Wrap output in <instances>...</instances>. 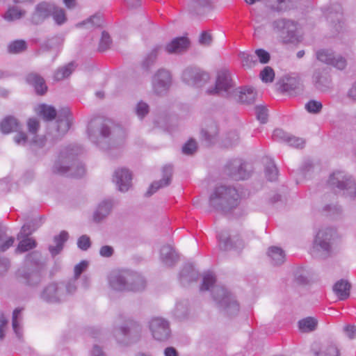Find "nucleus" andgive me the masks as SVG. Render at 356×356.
I'll return each mask as SVG.
<instances>
[{
    "mask_svg": "<svg viewBox=\"0 0 356 356\" xmlns=\"http://www.w3.org/2000/svg\"><path fill=\"white\" fill-rule=\"evenodd\" d=\"M260 78L263 82L271 83L275 78V72L272 67L266 66L260 72Z\"/></svg>",
    "mask_w": 356,
    "mask_h": 356,
    "instance_id": "nucleus-53",
    "label": "nucleus"
},
{
    "mask_svg": "<svg viewBox=\"0 0 356 356\" xmlns=\"http://www.w3.org/2000/svg\"><path fill=\"white\" fill-rule=\"evenodd\" d=\"M163 178L157 181L153 182L148 191L146 193L147 196H150L156 193L159 188L168 186L171 181V177L172 174V166L171 165H166L163 168Z\"/></svg>",
    "mask_w": 356,
    "mask_h": 356,
    "instance_id": "nucleus-22",
    "label": "nucleus"
},
{
    "mask_svg": "<svg viewBox=\"0 0 356 356\" xmlns=\"http://www.w3.org/2000/svg\"><path fill=\"white\" fill-rule=\"evenodd\" d=\"M317 321L313 317H307L298 321V327L302 332H312L316 329Z\"/></svg>",
    "mask_w": 356,
    "mask_h": 356,
    "instance_id": "nucleus-42",
    "label": "nucleus"
},
{
    "mask_svg": "<svg viewBox=\"0 0 356 356\" xmlns=\"http://www.w3.org/2000/svg\"><path fill=\"white\" fill-rule=\"evenodd\" d=\"M113 206V202L111 199L102 200L97 206V209L93 214V220L96 222H99L106 218L111 213Z\"/></svg>",
    "mask_w": 356,
    "mask_h": 356,
    "instance_id": "nucleus-27",
    "label": "nucleus"
},
{
    "mask_svg": "<svg viewBox=\"0 0 356 356\" xmlns=\"http://www.w3.org/2000/svg\"><path fill=\"white\" fill-rule=\"evenodd\" d=\"M36 247V242L34 239L31 238L25 237V238L22 239L19 241L17 248V252H25L29 250H31Z\"/></svg>",
    "mask_w": 356,
    "mask_h": 356,
    "instance_id": "nucleus-45",
    "label": "nucleus"
},
{
    "mask_svg": "<svg viewBox=\"0 0 356 356\" xmlns=\"http://www.w3.org/2000/svg\"><path fill=\"white\" fill-rule=\"evenodd\" d=\"M216 277L212 273H207L203 276L200 291H208L211 287V294L218 307L227 316L236 315L239 312V304L235 297L224 286L214 285Z\"/></svg>",
    "mask_w": 356,
    "mask_h": 356,
    "instance_id": "nucleus-1",
    "label": "nucleus"
},
{
    "mask_svg": "<svg viewBox=\"0 0 356 356\" xmlns=\"http://www.w3.org/2000/svg\"><path fill=\"white\" fill-rule=\"evenodd\" d=\"M111 42L112 40L109 34L105 31H102L99 44V51H104L107 50L110 47Z\"/></svg>",
    "mask_w": 356,
    "mask_h": 356,
    "instance_id": "nucleus-54",
    "label": "nucleus"
},
{
    "mask_svg": "<svg viewBox=\"0 0 356 356\" xmlns=\"http://www.w3.org/2000/svg\"><path fill=\"white\" fill-rule=\"evenodd\" d=\"M38 113L46 121H51L54 120L57 115V112L54 106H48L44 104L39 106Z\"/></svg>",
    "mask_w": 356,
    "mask_h": 356,
    "instance_id": "nucleus-35",
    "label": "nucleus"
},
{
    "mask_svg": "<svg viewBox=\"0 0 356 356\" xmlns=\"http://www.w3.org/2000/svg\"><path fill=\"white\" fill-rule=\"evenodd\" d=\"M312 350L315 356H339L338 348L332 343L323 346L320 351L315 350L312 347Z\"/></svg>",
    "mask_w": 356,
    "mask_h": 356,
    "instance_id": "nucleus-37",
    "label": "nucleus"
},
{
    "mask_svg": "<svg viewBox=\"0 0 356 356\" xmlns=\"http://www.w3.org/2000/svg\"><path fill=\"white\" fill-rule=\"evenodd\" d=\"M23 308H16L13 312V318H12V325L14 332L15 333L17 337L19 339L22 338V329L19 323V318L22 312Z\"/></svg>",
    "mask_w": 356,
    "mask_h": 356,
    "instance_id": "nucleus-40",
    "label": "nucleus"
},
{
    "mask_svg": "<svg viewBox=\"0 0 356 356\" xmlns=\"http://www.w3.org/2000/svg\"><path fill=\"white\" fill-rule=\"evenodd\" d=\"M239 142V135L236 131L227 133L225 138L221 141L222 147L228 148L237 145Z\"/></svg>",
    "mask_w": 356,
    "mask_h": 356,
    "instance_id": "nucleus-44",
    "label": "nucleus"
},
{
    "mask_svg": "<svg viewBox=\"0 0 356 356\" xmlns=\"http://www.w3.org/2000/svg\"><path fill=\"white\" fill-rule=\"evenodd\" d=\"M62 38L59 35H54L48 38L43 44L42 48L49 50L58 47L62 43Z\"/></svg>",
    "mask_w": 356,
    "mask_h": 356,
    "instance_id": "nucleus-51",
    "label": "nucleus"
},
{
    "mask_svg": "<svg viewBox=\"0 0 356 356\" xmlns=\"http://www.w3.org/2000/svg\"><path fill=\"white\" fill-rule=\"evenodd\" d=\"M74 70V64L71 62L67 65L58 69L54 76V79L56 81H60L65 78L68 77Z\"/></svg>",
    "mask_w": 356,
    "mask_h": 356,
    "instance_id": "nucleus-43",
    "label": "nucleus"
},
{
    "mask_svg": "<svg viewBox=\"0 0 356 356\" xmlns=\"http://www.w3.org/2000/svg\"><path fill=\"white\" fill-rule=\"evenodd\" d=\"M268 255L271 259V263L275 266L281 265L285 261L284 251L277 246L270 247L268 250Z\"/></svg>",
    "mask_w": 356,
    "mask_h": 356,
    "instance_id": "nucleus-33",
    "label": "nucleus"
},
{
    "mask_svg": "<svg viewBox=\"0 0 356 356\" xmlns=\"http://www.w3.org/2000/svg\"><path fill=\"white\" fill-rule=\"evenodd\" d=\"M317 59L335 68L342 70L346 67V60L341 56H336L334 52L328 49H321L316 52Z\"/></svg>",
    "mask_w": 356,
    "mask_h": 356,
    "instance_id": "nucleus-17",
    "label": "nucleus"
},
{
    "mask_svg": "<svg viewBox=\"0 0 356 356\" xmlns=\"http://www.w3.org/2000/svg\"><path fill=\"white\" fill-rule=\"evenodd\" d=\"M327 186L336 193L351 199L356 196V182L344 172L337 171L330 175Z\"/></svg>",
    "mask_w": 356,
    "mask_h": 356,
    "instance_id": "nucleus-7",
    "label": "nucleus"
},
{
    "mask_svg": "<svg viewBox=\"0 0 356 356\" xmlns=\"http://www.w3.org/2000/svg\"><path fill=\"white\" fill-rule=\"evenodd\" d=\"M15 238L13 236H8L6 233L4 237H0V252H6L13 246Z\"/></svg>",
    "mask_w": 356,
    "mask_h": 356,
    "instance_id": "nucleus-57",
    "label": "nucleus"
},
{
    "mask_svg": "<svg viewBox=\"0 0 356 356\" xmlns=\"http://www.w3.org/2000/svg\"><path fill=\"white\" fill-rule=\"evenodd\" d=\"M110 287L117 291H140L145 287V280L138 273L129 270L113 271L108 276Z\"/></svg>",
    "mask_w": 356,
    "mask_h": 356,
    "instance_id": "nucleus-5",
    "label": "nucleus"
},
{
    "mask_svg": "<svg viewBox=\"0 0 356 356\" xmlns=\"http://www.w3.org/2000/svg\"><path fill=\"white\" fill-rule=\"evenodd\" d=\"M149 111V105L143 101L139 102L136 106V114L140 119H143Z\"/></svg>",
    "mask_w": 356,
    "mask_h": 356,
    "instance_id": "nucleus-58",
    "label": "nucleus"
},
{
    "mask_svg": "<svg viewBox=\"0 0 356 356\" xmlns=\"http://www.w3.org/2000/svg\"><path fill=\"white\" fill-rule=\"evenodd\" d=\"M188 44L189 41L186 37H177L165 46V50L169 54L179 53L186 49Z\"/></svg>",
    "mask_w": 356,
    "mask_h": 356,
    "instance_id": "nucleus-30",
    "label": "nucleus"
},
{
    "mask_svg": "<svg viewBox=\"0 0 356 356\" xmlns=\"http://www.w3.org/2000/svg\"><path fill=\"white\" fill-rule=\"evenodd\" d=\"M51 15L53 17L55 22L58 25L64 24L67 19L65 10L61 8L56 6L54 4V10Z\"/></svg>",
    "mask_w": 356,
    "mask_h": 356,
    "instance_id": "nucleus-48",
    "label": "nucleus"
},
{
    "mask_svg": "<svg viewBox=\"0 0 356 356\" xmlns=\"http://www.w3.org/2000/svg\"><path fill=\"white\" fill-rule=\"evenodd\" d=\"M291 134L285 132L282 129H275L273 133L272 138L275 141L287 143Z\"/></svg>",
    "mask_w": 356,
    "mask_h": 356,
    "instance_id": "nucleus-56",
    "label": "nucleus"
},
{
    "mask_svg": "<svg viewBox=\"0 0 356 356\" xmlns=\"http://www.w3.org/2000/svg\"><path fill=\"white\" fill-rule=\"evenodd\" d=\"M201 138L207 146H211L218 142V129L216 124L212 122L206 129H202Z\"/></svg>",
    "mask_w": 356,
    "mask_h": 356,
    "instance_id": "nucleus-29",
    "label": "nucleus"
},
{
    "mask_svg": "<svg viewBox=\"0 0 356 356\" xmlns=\"http://www.w3.org/2000/svg\"><path fill=\"white\" fill-rule=\"evenodd\" d=\"M38 228L37 222L34 220L25 223L21 229L19 234L22 237H27Z\"/></svg>",
    "mask_w": 356,
    "mask_h": 356,
    "instance_id": "nucleus-50",
    "label": "nucleus"
},
{
    "mask_svg": "<svg viewBox=\"0 0 356 356\" xmlns=\"http://www.w3.org/2000/svg\"><path fill=\"white\" fill-rule=\"evenodd\" d=\"M181 78L188 85L199 86L209 79V74L199 68L187 67L183 72Z\"/></svg>",
    "mask_w": 356,
    "mask_h": 356,
    "instance_id": "nucleus-18",
    "label": "nucleus"
},
{
    "mask_svg": "<svg viewBox=\"0 0 356 356\" xmlns=\"http://www.w3.org/2000/svg\"><path fill=\"white\" fill-rule=\"evenodd\" d=\"M172 83V76L169 71L159 70L152 78V87L155 93L162 95L166 93Z\"/></svg>",
    "mask_w": 356,
    "mask_h": 356,
    "instance_id": "nucleus-15",
    "label": "nucleus"
},
{
    "mask_svg": "<svg viewBox=\"0 0 356 356\" xmlns=\"http://www.w3.org/2000/svg\"><path fill=\"white\" fill-rule=\"evenodd\" d=\"M255 54L261 63L266 64L269 62L270 56L267 51L263 49H258L255 51Z\"/></svg>",
    "mask_w": 356,
    "mask_h": 356,
    "instance_id": "nucleus-64",
    "label": "nucleus"
},
{
    "mask_svg": "<svg viewBox=\"0 0 356 356\" xmlns=\"http://www.w3.org/2000/svg\"><path fill=\"white\" fill-rule=\"evenodd\" d=\"M239 56L243 66L250 67L252 65L254 64L256 62L253 55L245 52H241Z\"/></svg>",
    "mask_w": 356,
    "mask_h": 356,
    "instance_id": "nucleus-60",
    "label": "nucleus"
},
{
    "mask_svg": "<svg viewBox=\"0 0 356 356\" xmlns=\"http://www.w3.org/2000/svg\"><path fill=\"white\" fill-rule=\"evenodd\" d=\"M149 327L152 337L156 341H165L170 336L169 322L163 318H152L149 321Z\"/></svg>",
    "mask_w": 356,
    "mask_h": 356,
    "instance_id": "nucleus-11",
    "label": "nucleus"
},
{
    "mask_svg": "<svg viewBox=\"0 0 356 356\" xmlns=\"http://www.w3.org/2000/svg\"><path fill=\"white\" fill-rule=\"evenodd\" d=\"M26 14V11L19 9L17 6L10 7L3 17L8 22L19 19Z\"/></svg>",
    "mask_w": 356,
    "mask_h": 356,
    "instance_id": "nucleus-41",
    "label": "nucleus"
},
{
    "mask_svg": "<svg viewBox=\"0 0 356 356\" xmlns=\"http://www.w3.org/2000/svg\"><path fill=\"white\" fill-rule=\"evenodd\" d=\"M68 239V233L66 231H62L58 235L54 237L55 245H49V250L54 257L58 254L63 249L65 243Z\"/></svg>",
    "mask_w": 356,
    "mask_h": 356,
    "instance_id": "nucleus-31",
    "label": "nucleus"
},
{
    "mask_svg": "<svg viewBox=\"0 0 356 356\" xmlns=\"http://www.w3.org/2000/svg\"><path fill=\"white\" fill-rule=\"evenodd\" d=\"M240 202V195L237 190L232 186L221 185L216 186L209 196V206L216 211L225 215L234 211L236 218L242 216V212L238 206Z\"/></svg>",
    "mask_w": 356,
    "mask_h": 356,
    "instance_id": "nucleus-3",
    "label": "nucleus"
},
{
    "mask_svg": "<svg viewBox=\"0 0 356 356\" xmlns=\"http://www.w3.org/2000/svg\"><path fill=\"white\" fill-rule=\"evenodd\" d=\"M273 31L284 43L293 42L296 39L297 23L291 19H278L273 21Z\"/></svg>",
    "mask_w": 356,
    "mask_h": 356,
    "instance_id": "nucleus-10",
    "label": "nucleus"
},
{
    "mask_svg": "<svg viewBox=\"0 0 356 356\" xmlns=\"http://www.w3.org/2000/svg\"><path fill=\"white\" fill-rule=\"evenodd\" d=\"M56 116L57 120V131L59 133L67 132L71 125V113L68 107H63L58 110Z\"/></svg>",
    "mask_w": 356,
    "mask_h": 356,
    "instance_id": "nucleus-26",
    "label": "nucleus"
},
{
    "mask_svg": "<svg viewBox=\"0 0 356 356\" xmlns=\"http://www.w3.org/2000/svg\"><path fill=\"white\" fill-rule=\"evenodd\" d=\"M295 281L299 284H307L308 283V277L307 270L301 267L295 272Z\"/></svg>",
    "mask_w": 356,
    "mask_h": 356,
    "instance_id": "nucleus-55",
    "label": "nucleus"
},
{
    "mask_svg": "<svg viewBox=\"0 0 356 356\" xmlns=\"http://www.w3.org/2000/svg\"><path fill=\"white\" fill-rule=\"evenodd\" d=\"M198 271L192 264H186L181 270L179 280L184 286L189 285L191 282H196L198 279Z\"/></svg>",
    "mask_w": 356,
    "mask_h": 356,
    "instance_id": "nucleus-24",
    "label": "nucleus"
},
{
    "mask_svg": "<svg viewBox=\"0 0 356 356\" xmlns=\"http://www.w3.org/2000/svg\"><path fill=\"white\" fill-rule=\"evenodd\" d=\"M312 82L315 88L322 92L327 91L332 88L331 76L325 69L316 70L312 76Z\"/></svg>",
    "mask_w": 356,
    "mask_h": 356,
    "instance_id": "nucleus-20",
    "label": "nucleus"
},
{
    "mask_svg": "<svg viewBox=\"0 0 356 356\" xmlns=\"http://www.w3.org/2000/svg\"><path fill=\"white\" fill-rule=\"evenodd\" d=\"M19 126L16 118L12 116L5 118L0 123V130L3 134L18 131Z\"/></svg>",
    "mask_w": 356,
    "mask_h": 356,
    "instance_id": "nucleus-34",
    "label": "nucleus"
},
{
    "mask_svg": "<svg viewBox=\"0 0 356 356\" xmlns=\"http://www.w3.org/2000/svg\"><path fill=\"white\" fill-rule=\"evenodd\" d=\"M327 21L330 24L332 29L336 33L343 31L344 22L343 21V12L341 6L338 3L330 5L325 13Z\"/></svg>",
    "mask_w": 356,
    "mask_h": 356,
    "instance_id": "nucleus-16",
    "label": "nucleus"
},
{
    "mask_svg": "<svg viewBox=\"0 0 356 356\" xmlns=\"http://www.w3.org/2000/svg\"><path fill=\"white\" fill-rule=\"evenodd\" d=\"M266 160L268 161L264 170L266 178L270 181H274L277 179L278 170L272 159L266 158Z\"/></svg>",
    "mask_w": 356,
    "mask_h": 356,
    "instance_id": "nucleus-36",
    "label": "nucleus"
},
{
    "mask_svg": "<svg viewBox=\"0 0 356 356\" xmlns=\"http://www.w3.org/2000/svg\"><path fill=\"white\" fill-rule=\"evenodd\" d=\"M188 314V302L186 300L177 302L173 315L178 319L184 318Z\"/></svg>",
    "mask_w": 356,
    "mask_h": 356,
    "instance_id": "nucleus-46",
    "label": "nucleus"
},
{
    "mask_svg": "<svg viewBox=\"0 0 356 356\" xmlns=\"http://www.w3.org/2000/svg\"><path fill=\"white\" fill-rule=\"evenodd\" d=\"M91 245L90 239L87 235H82L77 241V246L81 250H87Z\"/></svg>",
    "mask_w": 356,
    "mask_h": 356,
    "instance_id": "nucleus-62",
    "label": "nucleus"
},
{
    "mask_svg": "<svg viewBox=\"0 0 356 356\" xmlns=\"http://www.w3.org/2000/svg\"><path fill=\"white\" fill-rule=\"evenodd\" d=\"M81 152V149L76 145H70L63 149L53 166V172L75 178L83 176L85 167L76 158Z\"/></svg>",
    "mask_w": 356,
    "mask_h": 356,
    "instance_id": "nucleus-2",
    "label": "nucleus"
},
{
    "mask_svg": "<svg viewBox=\"0 0 356 356\" xmlns=\"http://www.w3.org/2000/svg\"><path fill=\"white\" fill-rule=\"evenodd\" d=\"M350 287L347 280L341 279L334 284L333 291L340 300H344L350 296Z\"/></svg>",
    "mask_w": 356,
    "mask_h": 356,
    "instance_id": "nucleus-32",
    "label": "nucleus"
},
{
    "mask_svg": "<svg viewBox=\"0 0 356 356\" xmlns=\"http://www.w3.org/2000/svg\"><path fill=\"white\" fill-rule=\"evenodd\" d=\"M257 119L261 123L265 124L268 120V111L263 106H257L255 107Z\"/></svg>",
    "mask_w": 356,
    "mask_h": 356,
    "instance_id": "nucleus-59",
    "label": "nucleus"
},
{
    "mask_svg": "<svg viewBox=\"0 0 356 356\" xmlns=\"http://www.w3.org/2000/svg\"><path fill=\"white\" fill-rule=\"evenodd\" d=\"M132 175L127 168H120L115 171L113 181L121 192H127L131 186Z\"/></svg>",
    "mask_w": 356,
    "mask_h": 356,
    "instance_id": "nucleus-19",
    "label": "nucleus"
},
{
    "mask_svg": "<svg viewBox=\"0 0 356 356\" xmlns=\"http://www.w3.org/2000/svg\"><path fill=\"white\" fill-rule=\"evenodd\" d=\"M233 97L241 103L251 104L255 102L256 92L253 88L246 87L240 90L236 89Z\"/></svg>",
    "mask_w": 356,
    "mask_h": 356,
    "instance_id": "nucleus-28",
    "label": "nucleus"
},
{
    "mask_svg": "<svg viewBox=\"0 0 356 356\" xmlns=\"http://www.w3.org/2000/svg\"><path fill=\"white\" fill-rule=\"evenodd\" d=\"M234 86L230 72L227 70H222L218 72L215 86L209 89L207 92L230 98L233 97L236 90Z\"/></svg>",
    "mask_w": 356,
    "mask_h": 356,
    "instance_id": "nucleus-8",
    "label": "nucleus"
},
{
    "mask_svg": "<svg viewBox=\"0 0 356 356\" xmlns=\"http://www.w3.org/2000/svg\"><path fill=\"white\" fill-rule=\"evenodd\" d=\"M63 287L64 288L65 292V300L69 296L73 295L75 293L77 289V279L72 278L70 280L66 283L63 282Z\"/></svg>",
    "mask_w": 356,
    "mask_h": 356,
    "instance_id": "nucleus-47",
    "label": "nucleus"
},
{
    "mask_svg": "<svg viewBox=\"0 0 356 356\" xmlns=\"http://www.w3.org/2000/svg\"><path fill=\"white\" fill-rule=\"evenodd\" d=\"M54 10V4L47 2H41L36 5L35 10L31 15V22L34 24H40L45 19L51 16Z\"/></svg>",
    "mask_w": 356,
    "mask_h": 356,
    "instance_id": "nucleus-21",
    "label": "nucleus"
},
{
    "mask_svg": "<svg viewBox=\"0 0 356 356\" xmlns=\"http://www.w3.org/2000/svg\"><path fill=\"white\" fill-rule=\"evenodd\" d=\"M286 143L293 147L302 148L305 145V140L302 138L290 135Z\"/></svg>",
    "mask_w": 356,
    "mask_h": 356,
    "instance_id": "nucleus-63",
    "label": "nucleus"
},
{
    "mask_svg": "<svg viewBox=\"0 0 356 356\" xmlns=\"http://www.w3.org/2000/svg\"><path fill=\"white\" fill-rule=\"evenodd\" d=\"M109 123H111V121L108 120L95 118L92 119L88 124L87 132L89 139L102 149H109L111 147L102 146L101 142L97 140V134H99L102 139L107 138L111 134Z\"/></svg>",
    "mask_w": 356,
    "mask_h": 356,
    "instance_id": "nucleus-9",
    "label": "nucleus"
},
{
    "mask_svg": "<svg viewBox=\"0 0 356 356\" xmlns=\"http://www.w3.org/2000/svg\"><path fill=\"white\" fill-rule=\"evenodd\" d=\"M217 238L220 248L223 250L241 251L244 247L243 241L238 235H232L226 230L218 232Z\"/></svg>",
    "mask_w": 356,
    "mask_h": 356,
    "instance_id": "nucleus-14",
    "label": "nucleus"
},
{
    "mask_svg": "<svg viewBox=\"0 0 356 356\" xmlns=\"http://www.w3.org/2000/svg\"><path fill=\"white\" fill-rule=\"evenodd\" d=\"M248 164L240 159H234L227 162L225 170L229 177L234 180L246 179L250 175Z\"/></svg>",
    "mask_w": 356,
    "mask_h": 356,
    "instance_id": "nucleus-13",
    "label": "nucleus"
},
{
    "mask_svg": "<svg viewBox=\"0 0 356 356\" xmlns=\"http://www.w3.org/2000/svg\"><path fill=\"white\" fill-rule=\"evenodd\" d=\"M27 49V44L24 40H16L10 42L7 47L8 52L17 54L24 51Z\"/></svg>",
    "mask_w": 356,
    "mask_h": 356,
    "instance_id": "nucleus-39",
    "label": "nucleus"
},
{
    "mask_svg": "<svg viewBox=\"0 0 356 356\" xmlns=\"http://www.w3.org/2000/svg\"><path fill=\"white\" fill-rule=\"evenodd\" d=\"M337 237V231L332 227L321 229L316 234L311 250L312 257L325 259L332 250V245Z\"/></svg>",
    "mask_w": 356,
    "mask_h": 356,
    "instance_id": "nucleus-6",
    "label": "nucleus"
},
{
    "mask_svg": "<svg viewBox=\"0 0 356 356\" xmlns=\"http://www.w3.org/2000/svg\"><path fill=\"white\" fill-rule=\"evenodd\" d=\"M161 49V45H156L152 51L147 55L143 61L142 67L144 70H148L149 68L155 63L159 51Z\"/></svg>",
    "mask_w": 356,
    "mask_h": 356,
    "instance_id": "nucleus-38",
    "label": "nucleus"
},
{
    "mask_svg": "<svg viewBox=\"0 0 356 356\" xmlns=\"http://www.w3.org/2000/svg\"><path fill=\"white\" fill-rule=\"evenodd\" d=\"M63 282H51L47 284L40 293V298L48 303H60L65 300Z\"/></svg>",
    "mask_w": 356,
    "mask_h": 356,
    "instance_id": "nucleus-12",
    "label": "nucleus"
},
{
    "mask_svg": "<svg viewBox=\"0 0 356 356\" xmlns=\"http://www.w3.org/2000/svg\"><path fill=\"white\" fill-rule=\"evenodd\" d=\"M197 149V143L195 140L190 139L187 143H186L182 147V152L185 154H192L193 152L196 151Z\"/></svg>",
    "mask_w": 356,
    "mask_h": 356,
    "instance_id": "nucleus-61",
    "label": "nucleus"
},
{
    "mask_svg": "<svg viewBox=\"0 0 356 356\" xmlns=\"http://www.w3.org/2000/svg\"><path fill=\"white\" fill-rule=\"evenodd\" d=\"M25 80L26 83L31 86L38 95H44L48 89L44 78L35 72L29 73Z\"/></svg>",
    "mask_w": 356,
    "mask_h": 356,
    "instance_id": "nucleus-23",
    "label": "nucleus"
},
{
    "mask_svg": "<svg viewBox=\"0 0 356 356\" xmlns=\"http://www.w3.org/2000/svg\"><path fill=\"white\" fill-rule=\"evenodd\" d=\"M160 259L163 264L171 267L178 261L179 255L172 245H165L161 248Z\"/></svg>",
    "mask_w": 356,
    "mask_h": 356,
    "instance_id": "nucleus-25",
    "label": "nucleus"
},
{
    "mask_svg": "<svg viewBox=\"0 0 356 356\" xmlns=\"http://www.w3.org/2000/svg\"><path fill=\"white\" fill-rule=\"evenodd\" d=\"M323 108V104L321 102L316 100H309L305 104V109L310 113L317 114L319 113Z\"/></svg>",
    "mask_w": 356,
    "mask_h": 356,
    "instance_id": "nucleus-52",
    "label": "nucleus"
},
{
    "mask_svg": "<svg viewBox=\"0 0 356 356\" xmlns=\"http://www.w3.org/2000/svg\"><path fill=\"white\" fill-rule=\"evenodd\" d=\"M42 254L39 251H33L25 257V264L15 272L16 279L29 286H37L42 281L43 264Z\"/></svg>",
    "mask_w": 356,
    "mask_h": 356,
    "instance_id": "nucleus-4",
    "label": "nucleus"
},
{
    "mask_svg": "<svg viewBox=\"0 0 356 356\" xmlns=\"http://www.w3.org/2000/svg\"><path fill=\"white\" fill-rule=\"evenodd\" d=\"M298 83L296 78L287 77L284 80L281 88L283 91L290 92L294 91L298 88Z\"/></svg>",
    "mask_w": 356,
    "mask_h": 356,
    "instance_id": "nucleus-49",
    "label": "nucleus"
}]
</instances>
